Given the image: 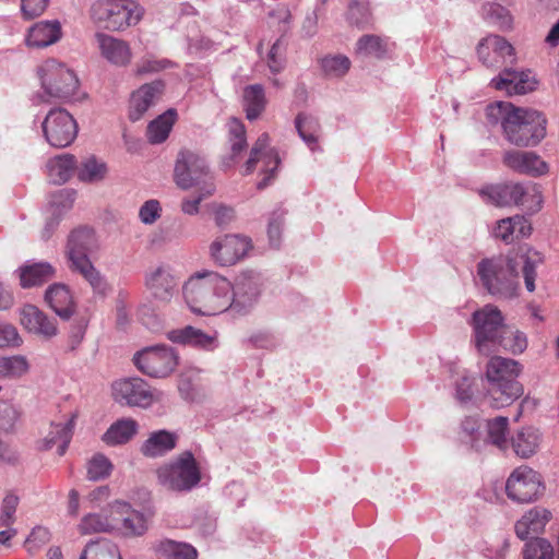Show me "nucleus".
Wrapping results in <instances>:
<instances>
[{
    "instance_id": "1",
    "label": "nucleus",
    "mask_w": 559,
    "mask_h": 559,
    "mask_svg": "<svg viewBox=\"0 0 559 559\" xmlns=\"http://www.w3.org/2000/svg\"><path fill=\"white\" fill-rule=\"evenodd\" d=\"M542 262L536 251L520 250L514 257L484 259L477 265V274L488 293L498 298L510 299L518 295L519 270H522L525 287L535 289L536 266Z\"/></svg>"
},
{
    "instance_id": "2",
    "label": "nucleus",
    "mask_w": 559,
    "mask_h": 559,
    "mask_svg": "<svg viewBox=\"0 0 559 559\" xmlns=\"http://www.w3.org/2000/svg\"><path fill=\"white\" fill-rule=\"evenodd\" d=\"M185 300L191 311L202 316H215L230 308L231 283L215 273H199L182 288Z\"/></svg>"
},
{
    "instance_id": "3",
    "label": "nucleus",
    "mask_w": 559,
    "mask_h": 559,
    "mask_svg": "<svg viewBox=\"0 0 559 559\" xmlns=\"http://www.w3.org/2000/svg\"><path fill=\"white\" fill-rule=\"evenodd\" d=\"M521 371L514 359L491 357L486 368L487 399L492 408L511 405L523 394V386L516 381Z\"/></svg>"
},
{
    "instance_id": "4",
    "label": "nucleus",
    "mask_w": 559,
    "mask_h": 559,
    "mask_svg": "<svg viewBox=\"0 0 559 559\" xmlns=\"http://www.w3.org/2000/svg\"><path fill=\"white\" fill-rule=\"evenodd\" d=\"M156 476L162 487L176 492L190 491L201 481L200 466L190 451L159 466Z\"/></svg>"
},
{
    "instance_id": "5",
    "label": "nucleus",
    "mask_w": 559,
    "mask_h": 559,
    "mask_svg": "<svg viewBox=\"0 0 559 559\" xmlns=\"http://www.w3.org/2000/svg\"><path fill=\"white\" fill-rule=\"evenodd\" d=\"M90 14L98 26L120 31L135 25L143 15V9L133 0H98L92 4Z\"/></svg>"
},
{
    "instance_id": "6",
    "label": "nucleus",
    "mask_w": 559,
    "mask_h": 559,
    "mask_svg": "<svg viewBox=\"0 0 559 559\" xmlns=\"http://www.w3.org/2000/svg\"><path fill=\"white\" fill-rule=\"evenodd\" d=\"M546 118L537 110L518 108L507 121L504 138L519 147L536 146L546 136Z\"/></svg>"
},
{
    "instance_id": "7",
    "label": "nucleus",
    "mask_w": 559,
    "mask_h": 559,
    "mask_svg": "<svg viewBox=\"0 0 559 559\" xmlns=\"http://www.w3.org/2000/svg\"><path fill=\"white\" fill-rule=\"evenodd\" d=\"M504 317L497 306L485 305L472 316L474 341L477 350L483 355L495 352V343L506 328Z\"/></svg>"
},
{
    "instance_id": "8",
    "label": "nucleus",
    "mask_w": 559,
    "mask_h": 559,
    "mask_svg": "<svg viewBox=\"0 0 559 559\" xmlns=\"http://www.w3.org/2000/svg\"><path fill=\"white\" fill-rule=\"evenodd\" d=\"M38 75L45 93L53 98L68 99L79 88L75 73L55 59L46 60L38 68Z\"/></svg>"
},
{
    "instance_id": "9",
    "label": "nucleus",
    "mask_w": 559,
    "mask_h": 559,
    "mask_svg": "<svg viewBox=\"0 0 559 559\" xmlns=\"http://www.w3.org/2000/svg\"><path fill=\"white\" fill-rule=\"evenodd\" d=\"M135 367L151 378H166L178 365L173 348L165 345L146 347L133 356Z\"/></svg>"
},
{
    "instance_id": "10",
    "label": "nucleus",
    "mask_w": 559,
    "mask_h": 559,
    "mask_svg": "<svg viewBox=\"0 0 559 559\" xmlns=\"http://www.w3.org/2000/svg\"><path fill=\"white\" fill-rule=\"evenodd\" d=\"M47 143L56 148H64L72 144L78 135L75 119L62 108L51 109L41 123Z\"/></svg>"
},
{
    "instance_id": "11",
    "label": "nucleus",
    "mask_w": 559,
    "mask_h": 559,
    "mask_svg": "<svg viewBox=\"0 0 559 559\" xmlns=\"http://www.w3.org/2000/svg\"><path fill=\"white\" fill-rule=\"evenodd\" d=\"M544 489L540 474L526 465L515 468L506 484L508 497L519 503L536 500Z\"/></svg>"
},
{
    "instance_id": "12",
    "label": "nucleus",
    "mask_w": 559,
    "mask_h": 559,
    "mask_svg": "<svg viewBox=\"0 0 559 559\" xmlns=\"http://www.w3.org/2000/svg\"><path fill=\"white\" fill-rule=\"evenodd\" d=\"M252 249L251 240L238 234L216 237L210 245L211 259L221 266H231L241 261Z\"/></svg>"
},
{
    "instance_id": "13",
    "label": "nucleus",
    "mask_w": 559,
    "mask_h": 559,
    "mask_svg": "<svg viewBox=\"0 0 559 559\" xmlns=\"http://www.w3.org/2000/svg\"><path fill=\"white\" fill-rule=\"evenodd\" d=\"M262 281L258 273L253 271H246L240 273L235 283L231 284V298L229 310L238 313L246 314L253 309L258 304L261 295Z\"/></svg>"
},
{
    "instance_id": "14",
    "label": "nucleus",
    "mask_w": 559,
    "mask_h": 559,
    "mask_svg": "<svg viewBox=\"0 0 559 559\" xmlns=\"http://www.w3.org/2000/svg\"><path fill=\"white\" fill-rule=\"evenodd\" d=\"M481 197L489 203L497 206L525 205L528 199H542L535 187H526L519 182H508L490 186L480 191Z\"/></svg>"
},
{
    "instance_id": "15",
    "label": "nucleus",
    "mask_w": 559,
    "mask_h": 559,
    "mask_svg": "<svg viewBox=\"0 0 559 559\" xmlns=\"http://www.w3.org/2000/svg\"><path fill=\"white\" fill-rule=\"evenodd\" d=\"M263 163L262 173L264 177L258 182V189H264L270 185L274 178L275 171L278 168L281 159L275 148L270 146V136L267 133H262L250 151V156L245 164V175L253 173L258 163Z\"/></svg>"
},
{
    "instance_id": "16",
    "label": "nucleus",
    "mask_w": 559,
    "mask_h": 559,
    "mask_svg": "<svg viewBox=\"0 0 559 559\" xmlns=\"http://www.w3.org/2000/svg\"><path fill=\"white\" fill-rule=\"evenodd\" d=\"M206 160L199 154L191 151H181L175 165V180L178 187L188 190L200 183L210 185L206 181L209 176Z\"/></svg>"
},
{
    "instance_id": "17",
    "label": "nucleus",
    "mask_w": 559,
    "mask_h": 559,
    "mask_svg": "<svg viewBox=\"0 0 559 559\" xmlns=\"http://www.w3.org/2000/svg\"><path fill=\"white\" fill-rule=\"evenodd\" d=\"M112 396L116 402L128 406L150 407L158 397L141 378H126L112 383Z\"/></svg>"
},
{
    "instance_id": "18",
    "label": "nucleus",
    "mask_w": 559,
    "mask_h": 559,
    "mask_svg": "<svg viewBox=\"0 0 559 559\" xmlns=\"http://www.w3.org/2000/svg\"><path fill=\"white\" fill-rule=\"evenodd\" d=\"M111 515L117 523L116 531L126 537L143 536L148 530L151 515L133 509L128 502H112Z\"/></svg>"
},
{
    "instance_id": "19",
    "label": "nucleus",
    "mask_w": 559,
    "mask_h": 559,
    "mask_svg": "<svg viewBox=\"0 0 559 559\" xmlns=\"http://www.w3.org/2000/svg\"><path fill=\"white\" fill-rule=\"evenodd\" d=\"M179 278L170 266L160 264L145 273V287L152 297L160 302L168 304L178 292Z\"/></svg>"
},
{
    "instance_id": "20",
    "label": "nucleus",
    "mask_w": 559,
    "mask_h": 559,
    "mask_svg": "<svg viewBox=\"0 0 559 559\" xmlns=\"http://www.w3.org/2000/svg\"><path fill=\"white\" fill-rule=\"evenodd\" d=\"M479 60L488 68L515 60L514 47L499 35H488L477 45Z\"/></svg>"
},
{
    "instance_id": "21",
    "label": "nucleus",
    "mask_w": 559,
    "mask_h": 559,
    "mask_svg": "<svg viewBox=\"0 0 559 559\" xmlns=\"http://www.w3.org/2000/svg\"><path fill=\"white\" fill-rule=\"evenodd\" d=\"M537 81L530 70L516 71L506 68L497 78L491 80V85L498 91H506L509 95H523L536 88Z\"/></svg>"
},
{
    "instance_id": "22",
    "label": "nucleus",
    "mask_w": 559,
    "mask_h": 559,
    "mask_svg": "<svg viewBox=\"0 0 559 559\" xmlns=\"http://www.w3.org/2000/svg\"><path fill=\"white\" fill-rule=\"evenodd\" d=\"M20 323L31 333L51 338L57 335L58 329L53 319L47 317L34 305H24L19 310Z\"/></svg>"
},
{
    "instance_id": "23",
    "label": "nucleus",
    "mask_w": 559,
    "mask_h": 559,
    "mask_svg": "<svg viewBox=\"0 0 559 559\" xmlns=\"http://www.w3.org/2000/svg\"><path fill=\"white\" fill-rule=\"evenodd\" d=\"M503 164L513 171L530 176H540L548 170L547 164L533 152L507 151Z\"/></svg>"
},
{
    "instance_id": "24",
    "label": "nucleus",
    "mask_w": 559,
    "mask_h": 559,
    "mask_svg": "<svg viewBox=\"0 0 559 559\" xmlns=\"http://www.w3.org/2000/svg\"><path fill=\"white\" fill-rule=\"evenodd\" d=\"M74 425L75 415H72L66 423H51L47 435L37 442V449L48 451L57 445L58 455H64L73 436Z\"/></svg>"
},
{
    "instance_id": "25",
    "label": "nucleus",
    "mask_w": 559,
    "mask_h": 559,
    "mask_svg": "<svg viewBox=\"0 0 559 559\" xmlns=\"http://www.w3.org/2000/svg\"><path fill=\"white\" fill-rule=\"evenodd\" d=\"M96 248V239L93 229L80 227L74 229L67 245V252L71 265L80 263V260H90L87 254Z\"/></svg>"
},
{
    "instance_id": "26",
    "label": "nucleus",
    "mask_w": 559,
    "mask_h": 559,
    "mask_svg": "<svg viewBox=\"0 0 559 559\" xmlns=\"http://www.w3.org/2000/svg\"><path fill=\"white\" fill-rule=\"evenodd\" d=\"M95 39L102 56L115 66H126L131 60V50L122 39L104 33H96Z\"/></svg>"
},
{
    "instance_id": "27",
    "label": "nucleus",
    "mask_w": 559,
    "mask_h": 559,
    "mask_svg": "<svg viewBox=\"0 0 559 559\" xmlns=\"http://www.w3.org/2000/svg\"><path fill=\"white\" fill-rule=\"evenodd\" d=\"M550 518L551 513L544 508L531 509L515 523L516 536L522 540L535 538V535L544 531Z\"/></svg>"
},
{
    "instance_id": "28",
    "label": "nucleus",
    "mask_w": 559,
    "mask_h": 559,
    "mask_svg": "<svg viewBox=\"0 0 559 559\" xmlns=\"http://www.w3.org/2000/svg\"><path fill=\"white\" fill-rule=\"evenodd\" d=\"M45 300L62 320H69L75 312L72 294L63 284L49 286L45 293Z\"/></svg>"
},
{
    "instance_id": "29",
    "label": "nucleus",
    "mask_w": 559,
    "mask_h": 559,
    "mask_svg": "<svg viewBox=\"0 0 559 559\" xmlns=\"http://www.w3.org/2000/svg\"><path fill=\"white\" fill-rule=\"evenodd\" d=\"M163 84L160 82H153L151 84L142 85L136 92L132 94L129 118L132 121H138L154 104L155 98L162 92Z\"/></svg>"
},
{
    "instance_id": "30",
    "label": "nucleus",
    "mask_w": 559,
    "mask_h": 559,
    "mask_svg": "<svg viewBox=\"0 0 559 559\" xmlns=\"http://www.w3.org/2000/svg\"><path fill=\"white\" fill-rule=\"evenodd\" d=\"M20 285L23 288L39 286L55 276V269L48 262H26L17 269Z\"/></svg>"
},
{
    "instance_id": "31",
    "label": "nucleus",
    "mask_w": 559,
    "mask_h": 559,
    "mask_svg": "<svg viewBox=\"0 0 559 559\" xmlns=\"http://www.w3.org/2000/svg\"><path fill=\"white\" fill-rule=\"evenodd\" d=\"M61 37L58 21H41L31 27L26 43L29 47L44 48L57 43Z\"/></svg>"
},
{
    "instance_id": "32",
    "label": "nucleus",
    "mask_w": 559,
    "mask_h": 559,
    "mask_svg": "<svg viewBox=\"0 0 559 559\" xmlns=\"http://www.w3.org/2000/svg\"><path fill=\"white\" fill-rule=\"evenodd\" d=\"M542 442L540 431L532 426L523 427L511 439L514 453L521 459L533 456Z\"/></svg>"
},
{
    "instance_id": "33",
    "label": "nucleus",
    "mask_w": 559,
    "mask_h": 559,
    "mask_svg": "<svg viewBox=\"0 0 559 559\" xmlns=\"http://www.w3.org/2000/svg\"><path fill=\"white\" fill-rule=\"evenodd\" d=\"M177 443V436L167 430H158L152 432L143 442L141 453L146 457L163 456L173 449Z\"/></svg>"
},
{
    "instance_id": "34",
    "label": "nucleus",
    "mask_w": 559,
    "mask_h": 559,
    "mask_svg": "<svg viewBox=\"0 0 559 559\" xmlns=\"http://www.w3.org/2000/svg\"><path fill=\"white\" fill-rule=\"evenodd\" d=\"M47 176L55 185L67 182L76 170V159L72 154H61L48 159Z\"/></svg>"
},
{
    "instance_id": "35",
    "label": "nucleus",
    "mask_w": 559,
    "mask_h": 559,
    "mask_svg": "<svg viewBox=\"0 0 559 559\" xmlns=\"http://www.w3.org/2000/svg\"><path fill=\"white\" fill-rule=\"evenodd\" d=\"M116 528L117 523L114 520V515H111V507L108 511L84 515L78 525V530L82 535L111 533Z\"/></svg>"
},
{
    "instance_id": "36",
    "label": "nucleus",
    "mask_w": 559,
    "mask_h": 559,
    "mask_svg": "<svg viewBox=\"0 0 559 559\" xmlns=\"http://www.w3.org/2000/svg\"><path fill=\"white\" fill-rule=\"evenodd\" d=\"M138 431V423L132 418H122L110 425L102 440L108 445L124 444Z\"/></svg>"
},
{
    "instance_id": "37",
    "label": "nucleus",
    "mask_w": 559,
    "mask_h": 559,
    "mask_svg": "<svg viewBox=\"0 0 559 559\" xmlns=\"http://www.w3.org/2000/svg\"><path fill=\"white\" fill-rule=\"evenodd\" d=\"M177 119V111L173 108L159 115L147 126L146 135L152 144H160L168 138Z\"/></svg>"
},
{
    "instance_id": "38",
    "label": "nucleus",
    "mask_w": 559,
    "mask_h": 559,
    "mask_svg": "<svg viewBox=\"0 0 559 559\" xmlns=\"http://www.w3.org/2000/svg\"><path fill=\"white\" fill-rule=\"evenodd\" d=\"M266 98L261 84L248 85L243 90V108L248 120L253 121L265 109Z\"/></svg>"
},
{
    "instance_id": "39",
    "label": "nucleus",
    "mask_w": 559,
    "mask_h": 559,
    "mask_svg": "<svg viewBox=\"0 0 559 559\" xmlns=\"http://www.w3.org/2000/svg\"><path fill=\"white\" fill-rule=\"evenodd\" d=\"M526 347L527 337L525 333L508 324L495 343V352L498 349H503L513 355L522 354Z\"/></svg>"
},
{
    "instance_id": "40",
    "label": "nucleus",
    "mask_w": 559,
    "mask_h": 559,
    "mask_svg": "<svg viewBox=\"0 0 559 559\" xmlns=\"http://www.w3.org/2000/svg\"><path fill=\"white\" fill-rule=\"evenodd\" d=\"M355 52L364 58L383 59L388 52V40L373 34L362 35L356 43Z\"/></svg>"
},
{
    "instance_id": "41",
    "label": "nucleus",
    "mask_w": 559,
    "mask_h": 559,
    "mask_svg": "<svg viewBox=\"0 0 559 559\" xmlns=\"http://www.w3.org/2000/svg\"><path fill=\"white\" fill-rule=\"evenodd\" d=\"M155 550L160 559H197L198 552L194 547L186 543H178L171 539L160 540Z\"/></svg>"
},
{
    "instance_id": "42",
    "label": "nucleus",
    "mask_w": 559,
    "mask_h": 559,
    "mask_svg": "<svg viewBox=\"0 0 559 559\" xmlns=\"http://www.w3.org/2000/svg\"><path fill=\"white\" fill-rule=\"evenodd\" d=\"M79 559H121V555L117 545L103 538L88 542Z\"/></svg>"
},
{
    "instance_id": "43",
    "label": "nucleus",
    "mask_w": 559,
    "mask_h": 559,
    "mask_svg": "<svg viewBox=\"0 0 559 559\" xmlns=\"http://www.w3.org/2000/svg\"><path fill=\"white\" fill-rule=\"evenodd\" d=\"M107 170V165L95 156H88L80 165L76 164V176L82 182L102 181L106 177Z\"/></svg>"
},
{
    "instance_id": "44",
    "label": "nucleus",
    "mask_w": 559,
    "mask_h": 559,
    "mask_svg": "<svg viewBox=\"0 0 559 559\" xmlns=\"http://www.w3.org/2000/svg\"><path fill=\"white\" fill-rule=\"evenodd\" d=\"M168 338L174 343L200 346L203 348H209L214 342L212 336L192 326L170 331L168 333Z\"/></svg>"
},
{
    "instance_id": "45",
    "label": "nucleus",
    "mask_w": 559,
    "mask_h": 559,
    "mask_svg": "<svg viewBox=\"0 0 559 559\" xmlns=\"http://www.w3.org/2000/svg\"><path fill=\"white\" fill-rule=\"evenodd\" d=\"M72 270L78 271L91 285L94 293L105 296L109 286L105 277L95 269L90 260H80V263L71 265Z\"/></svg>"
},
{
    "instance_id": "46",
    "label": "nucleus",
    "mask_w": 559,
    "mask_h": 559,
    "mask_svg": "<svg viewBox=\"0 0 559 559\" xmlns=\"http://www.w3.org/2000/svg\"><path fill=\"white\" fill-rule=\"evenodd\" d=\"M29 370V364L26 357L14 355L10 357H0V377L16 379L26 374Z\"/></svg>"
},
{
    "instance_id": "47",
    "label": "nucleus",
    "mask_w": 559,
    "mask_h": 559,
    "mask_svg": "<svg viewBox=\"0 0 559 559\" xmlns=\"http://www.w3.org/2000/svg\"><path fill=\"white\" fill-rule=\"evenodd\" d=\"M518 108L519 107L513 106L511 103L497 102L487 106L486 118L492 126L501 124L504 133L507 121L515 115Z\"/></svg>"
},
{
    "instance_id": "48",
    "label": "nucleus",
    "mask_w": 559,
    "mask_h": 559,
    "mask_svg": "<svg viewBox=\"0 0 559 559\" xmlns=\"http://www.w3.org/2000/svg\"><path fill=\"white\" fill-rule=\"evenodd\" d=\"M487 431L489 441L501 450L508 448L507 435L509 431V418L497 416L487 421Z\"/></svg>"
},
{
    "instance_id": "49",
    "label": "nucleus",
    "mask_w": 559,
    "mask_h": 559,
    "mask_svg": "<svg viewBox=\"0 0 559 559\" xmlns=\"http://www.w3.org/2000/svg\"><path fill=\"white\" fill-rule=\"evenodd\" d=\"M321 69L326 76L342 78L350 69L352 62L345 55H328L320 61Z\"/></svg>"
},
{
    "instance_id": "50",
    "label": "nucleus",
    "mask_w": 559,
    "mask_h": 559,
    "mask_svg": "<svg viewBox=\"0 0 559 559\" xmlns=\"http://www.w3.org/2000/svg\"><path fill=\"white\" fill-rule=\"evenodd\" d=\"M231 158H236L247 148L246 128L237 118H230L228 123Z\"/></svg>"
},
{
    "instance_id": "51",
    "label": "nucleus",
    "mask_w": 559,
    "mask_h": 559,
    "mask_svg": "<svg viewBox=\"0 0 559 559\" xmlns=\"http://www.w3.org/2000/svg\"><path fill=\"white\" fill-rule=\"evenodd\" d=\"M483 17L491 25L507 29L511 27L512 17L508 9L498 3H486L481 9Z\"/></svg>"
},
{
    "instance_id": "52",
    "label": "nucleus",
    "mask_w": 559,
    "mask_h": 559,
    "mask_svg": "<svg viewBox=\"0 0 559 559\" xmlns=\"http://www.w3.org/2000/svg\"><path fill=\"white\" fill-rule=\"evenodd\" d=\"M555 550L549 540L540 537L530 539L523 550V559H554Z\"/></svg>"
},
{
    "instance_id": "53",
    "label": "nucleus",
    "mask_w": 559,
    "mask_h": 559,
    "mask_svg": "<svg viewBox=\"0 0 559 559\" xmlns=\"http://www.w3.org/2000/svg\"><path fill=\"white\" fill-rule=\"evenodd\" d=\"M295 126L302 141L311 151H316L318 147V136L316 134L318 127L317 121L306 116L298 115L295 119Z\"/></svg>"
},
{
    "instance_id": "54",
    "label": "nucleus",
    "mask_w": 559,
    "mask_h": 559,
    "mask_svg": "<svg viewBox=\"0 0 559 559\" xmlns=\"http://www.w3.org/2000/svg\"><path fill=\"white\" fill-rule=\"evenodd\" d=\"M75 192L71 189H62L53 193L49 201L48 212L60 213L63 216L69 212L74 203Z\"/></svg>"
},
{
    "instance_id": "55",
    "label": "nucleus",
    "mask_w": 559,
    "mask_h": 559,
    "mask_svg": "<svg viewBox=\"0 0 559 559\" xmlns=\"http://www.w3.org/2000/svg\"><path fill=\"white\" fill-rule=\"evenodd\" d=\"M112 464L103 454L94 455L87 465V478L90 480H99L109 476Z\"/></svg>"
},
{
    "instance_id": "56",
    "label": "nucleus",
    "mask_w": 559,
    "mask_h": 559,
    "mask_svg": "<svg viewBox=\"0 0 559 559\" xmlns=\"http://www.w3.org/2000/svg\"><path fill=\"white\" fill-rule=\"evenodd\" d=\"M456 379L454 380L455 386V399L461 404H467L472 401L474 391L473 386V377L466 371L457 372Z\"/></svg>"
},
{
    "instance_id": "57",
    "label": "nucleus",
    "mask_w": 559,
    "mask_h": 559,
    "mask_svg": "<svg viewBox=\"0 0 559 559\" xmlns=\"http://www.w3.org/2000/svg\"><path fill=\"white\" fill-rule=\"evenodd\" d=\"M21 417V411L11 402L0 401V429L12 431Z\"/></svg>"
},
{
    "instance_id": "58",
    "label": "nucleus",
    "mask_w": 559,
    "mask_h": 559,
    "mask_svg": "<svg viewBox=\"0 0 559 559\" xmlns=\"http://www.w3.org/2000/svg\"><path fill=\"white\" fill-rule=\"evenodd\" d=\"M285 212L283 210H275L271 213L267 223V236L272 247H278L282 237V229L284 225Z\"/></svg>"
},
{
    "instance_id": "59",
    "label": "nucleus",
    "mask_w": 559,
    "mask_h": 559,
    "mask_svg": "<svg viewBox=\"0 0 559 559\" xmlns=\"http://www.w3.org/2000/svg\"><path fill=\"white\" fill-rule=\"evenodd\" d=\"M50 532L47 527L36 526L25 540L26 550L34 555L50 540Z\"/></svg>"
},
{
    "instance_id": "60",
    "label": "nucleus",
    "mask_w": 559,
    "mask_h": 559,
    "mask_svg": "<svg viewBox=\"0 0 559 559\" xmlns=\"http://www.w3.org/2000/svg\"><path fill=\"white\" fill-rule=\"evenodd\" d=\"M348 22L359 28H364L370 22V12L366 4L352 1L347 13Z\"/></svg>"
},
{
    "instance_id": "61",
    "label": "nucleus",
    "mask_w": 559,
    "mask_h": 559,
    "mask_svg": "<svg viewBox=\"0 0 559 559\" xmlns=\"http://www.w3.org/2000/svg\"><path fill=\"white\" fill-rule=\"evenodd\" d=\"M215 187L211 182V185H206V187H203L201 192L195 198H187L183 199L181 202V211L187 215H195L199 213V205L202 202V200L206 197H210L214 193Z\"/></svg>"
},
{
    "instance_id": "62",
    "label": "nucleus",
    "mask_w": 559,
    "mask_h": 559,
    "mask_svg": "<svg viewBox=\"0 0 559 559\" xmlns=\"http://www.w3.org/2000/svg\"><path fill=\"white\" fill-rule=\"evenodd\" d=\"M162 207L157 200L145 201L139 210V217L145 225H152L160 217Z\"/></svg>"
},
{
    "instance_id": "63",
    "label": "nucleus",
    "mask_w": 559,
    "mask_h": 559,
    "mask_svg": "<svg viewBox=\"0 0 559 559\" xmlns=\"http://www.w3.org/2000/svg\"><path fill=\"white\" fill-rule=\"evenodd\" d=\"M19 504V497L15 495H7L2 503V513L0 516V524L9 526L14 521V513Z\"/></svg>"
},
{
    "instance_id": "64",
    "label": "nucleus",
    "mask_w": 559,
    "mask_h": 559,
    "mask_svg": "<svg viewBox=\"0 0 559 559\" xmlns=\"http://www.w3.org/2000/svg\"><path fill=\"white\" fill-rule=\"evenodd\" d=\"M22 340L16 328L9 323H0V348L19 346Z\"/></svg>"
}]
</instances>
